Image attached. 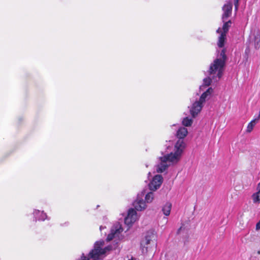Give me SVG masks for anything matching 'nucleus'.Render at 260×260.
Masks as SVG:
<instances>
[{
    "instance_id": "nucleus-1",
    "label": "nucleus",
    "mask_w": 260,
    "mask_h": 260,
    "mask_svg": "<svg viewBox=\"0 0 260 260\" xmlns=\"http://www.w3.org/2000/svg\"><path fill=\"white\" fill-rule=\"evenodd\" d=\"M123 229L119 222H116L111 227L110 232L108 235L106 240L110 241L114 240L115 243L103 248L105 242L104 240L96 241L94 244L93 248L89 252L88 256L90 260H102L106 253L118 247L119 242L124 238L122 234Z\"/></svg>"
},
{
    "instance_id": "nucleus-2",
    "label": "nucleus",
    "mask_w": 260,
    "mask_h": 260,
    "mask_svg": "<svg viewBox=\"0 0 260 260\" xmlns=\"http://www.w3.org/2000/svg\"><path fill=\"white\" fill-rule=\"evenodd\" d=\"M226 59L225 50L223 49L220 53L217 55V58L211 63L208 70L209 76L203 80L204 85L208 86L211 84L212 80L216 82L221 78Z\"/></svg>"
},
{
    "instance_id": "nucleus-3",
    "label": "nucleus",
    "mask_w": 260,
    "mask_h": 260,
    "mask_svg": "<svg viewBox=\"0 0 260 260\" xmlns=\"http://www.w3.org/2000/svg\"><path fill=\"white\" fill-rule=\"evenodd\" d=\"M185 147V143H183L181 140L177 141L173 148L168 146L166 151L162 152L164 159H166L170 164L177 163L180 160Z\"/></svg>"
},
{
    "instance_id": "nucleus-4",
    "label": "nucleus",
    "mask_w": 260,
    "mask_h": 260,
    "mask_svg": "<svg viewBox=\"0 0 260 260\" xmlns=\"http://www.w3.org/2000/svg\"><path fill=\"white\" fill-rule=\"evenodd\" d=\"M163 181V178L160 175H155L149 184L150 190L155 191L159 188Z\"/></svg>"
},
{
    "instance_id": "nucleus-5",
    "label": "nucleus",
    "mask_w": 260,
    "mask_h": 260,
    "mask_svg": "<svg viewBox=\"0 0 260 260\" xmlns=\"http://www.w3.org/2000/svg\"><path fill=\"white\" fill-rule=\"evenodd\" d=\"M233 5L231 2H228L222 8L223 13L221 17L222 21H224L231 16L232 12Z\"/></svg>"
},
{
    "instance_id": "nucleus-6",
    "label": "nucleus",
    "mask_w": 260,
    "mask_h": 260,
    "mask_svg": "<svg viewBox=\"0 0 260 260\" xmlns=\"http://www.w3.org/2000/svg\"><path fill=\"white\" fill-rule=\"evenodd\" d=\"M137 214L136 210L133 208L128 210L127 215L124 219V222L127 225H130L137 219Z\"/></svg>"
},
{
    "instance_id": "nucleus-7",
    "label": "nucleus",
    "mask_w": 260,
    "mask_h": 260,
    "mask_svg": "<svg viewBox=\"0 0 260 260\" xmlns=\"http://www.w3.org/2000/svg\"><path fill=\"white\" fill-rule=\"evenodd\" d=\"M159 163L155 166V170L157 173H161L168 169L170 164L166 159H164L163 156L159 157Z\"/></svg>"
},
{
    "instance_id": "nucleus-8",
    "label": "nucleus",
    "mask_w": 260,
    "mask_h": 260,
    "mask_svg": "<svg viewBox=\"0 0 260 260\" xmlns=\"http://www.w3.org/2000/svg\"><path fill=\"white\" fill-rule=\"evenodd\" d=\"M203 105L198 101H195L189 107L190 113L192 117H195L201 111Z\"/></svg>"
},
{
    "instance_id": "nucleus-9",
    "label": "nucleus",
    "mask_w": 260,
    "mask_h": 260,
    "mask_svg": "<svg viewBox=\"0 0 260 260\" xmlns=\"http://www.w3.org/2000/svg\"><path fill=\"white\" fill-rule=\"evenodd\" d=\"M133 206L137 211H142L146 208L145 201L139 196H138L136 200L134 202Z\"/></svg>"
},
{
    "instance_id": "nucleus-10",
    "label": "nucleus",
    "mask_w": 260,
    "mask_h": 260,
    "mask_svg": "<svg viewBox=\"0 0 260 260\" xmlns=\"http://www.w3.org/2000/svg\"><path fill=\"white\" fill-rule=\"evenodd\" d=\"M213 92V89L212 87L208 88L206 91L201 94L198 101L203 105V104L206 101L209 100L211 98Z\"/></svg>"
},
{
    "instance_id": "nucleus-11",
    "label": "nucleus",
    "mask_w": 260,
    "mask_h": 260,
    "mask_svg": "<svg viewBox=\"0 0 260 260\" xmlns=\"http://www.w3.org/2000/svg\"><path fill=\"white\" fill-rule=\"evenodd\" d=\"M33 215L36 220L44 221L45 219L49 220L50 219L44 211L35 209L33 212Z\"/></svg>"
},
{
    "instance_id": "nucleus-12",
    "label": "nucleus",
    "mask_w": 260,
    "mask_h": 260,
    "mask_svg": "<svg viewBox=\"0 0 260 260\" xmlns=\"http://www.w3.org/2000/svg\"><path fill=\"white\" fill-rule=\"evenodd\" d=\"M188 131L186 128L184 127H180L177 132V137L178 138V141L181 140L183 143H185L184 138L186 136Z\"/></svg>"
},
{
    "instance_id": "nucleus-13",
    "label": "nucleus",
    "mask_w": 260,
    "mask_h": 260,
    "mask_svg": "<svg viewBox=\"0 0 260 260\" xmlns=\"http://www.w3.org/2000/svg\"><path fill=\"white\" fill-rule=\"evenodd\" d=\"M222 22L223 23L222 28V31H221L220 28H218L216 30V32L217 33L224 32L226 35V34L228 32L230 27L231 26L232 22L231 20L222 21Z\"/></svg>"
},
{
    "instance_id": "nucleus-14",
    "label": "nucleus",
    "mask_w": 260,
    "mask_h": 260,
    "mask_svg": "<svg viewBox=\"0 0 260 260\" xmlns=\"http://www.w3.org/2000/svg\"><path fill=\"white\" fill-rule=\"evenodd\" d=\"M155 232L153 230H151L149 231L146 235L145 237V244L148 245L150 243V241H152V240H155Z\"/></svg>"
},
{
    "instance_id": "nucleus-15",
    "label": "nucleus",
    "mask_w": 260,
    "mask_h": 260,
    "mask_svg": "<svg viewBox=\"0 0 260 260\" xmlns=\"http://www.w3.org/2000/svg\"><path fill=\"white\" fill-rule=\"evenodd\" d=\"M252 41L253 42L254 47L257 49L260 47V35L258 34L253 35V36L250 37Z\"/></svg>"
},
{
    "instance_id": "nucleus-16",
    "label": "nucleus",
    "mask_w": 260,
    "mask_h": 260,
    "mask_svg": "<svg viewBox=\"0 0 260 260\" xmlns=\"http://www.w3.org/2000/svg\"><path fill=\"white\" fill-rule=\"evenodd\" d=\"M257 191L252 195V199L254 203L260 202V182L257 187Z\"/></svg>"
},
{
    "instance_id": "nucleus-17",
    "label": "nucleus",
    "mask_w": 260,
    "mask_h": 260,
    "mask_svg": "<svg viewBox=\"0 0 260 260\" xmlns=\"http://www.w3.org/2000/svg\"><path fill=\"white\" fill-rule=\"evenodd\" d=\"M172 208V204L169 202H167L162 208V211L165 215L169 216Z\"/></svg>"
},
{
    "instance_id": "nucleus-18",
    "label": "nucleus",
    "mask_w": 260,
    "mask_h": 260,
    "mask_svg": "<svg viewBox=\"0 0 260 260\" xmlns=\"http://www.w3.org/2000/svg\"><path fill=\"white\" fill-rule=\"evenodd\" d=\"M225 39L226 35L224 32H221L218 38L217 42V45L219 48H222L224 46Z\"/></svg>"
},
{
    "instance_id": "nucleus-19",
    "label": "nucleus",
    "mask_w": 260,
    "mask_h": 260,
    "mask_svg": "<svg viewBox=\"0 0 260 260\" xmlns=\"http://www.w3.org/2000/svg\"><path fill=\"white\" fill-rule=\"evenodd\" d=\"M154 199V194L152 192H149L147 193L145 197V203L147 202V203H150L152 202Z\"/></svg>"
},
{
    "instance_id": "nucleus-20",
    "label": "nucleus",
    "mask_w": 260,
    "mask_h": 260,
    "mask_svg": "<svg viewBox=\"0 0 260 260\" xmlns=\"http://www.w3.org/2000/svg\"><path fill=\"white\" fill-rule=\"evenodd\" d=\"M257 121H258L256 120L255 119H254L248 123L247 127V132L248 133H250L252 131V130L253 128V127L255 126L256 123Z\"/></svg>"
},
{
    "instance_id": "nucleus-21",
    "label": "nucleus",
    "mask_w": 260,
    "mask_h": 260,
    "mask_svg": "<svg viewBox=\"0 0 260 260\" xmlns=\"http://www.w3.org/2000/svg\"><path fill=\"white\" fill-rule=\"evenodd\" d=\"M192 123V119L188 117L183 118L182 120V124L185 126H189Z\"/></svg>"
},
{
    "instance_id": "nucleus-22",
    "label": "nucleus",
    "mask_w": 260,
    "mask_h": 260,
    "mask_svg": "<svg viewBox=\"0 0 260 260\" xmlns=\"http://www.w3.org/2000/svg\"><path fill=\"white\" fill-rule=\"evenodd\" d=\"M239 0H234V4L235 6V11L237 12L239 7Z\"/></svg>"
},
{
    "instance_id": "nucleus-23",
    "label": "nucleus",
    "mask_w": 260,
    "mask_h": 260,
    "mask_svg": "<svg viewBox=\"0 0 260 260\" xmlns=\"http://www.w3.org/2000/svg\"><path fill=\"white\" fill-rule=\"evenodd\" d=\"M81 260H90L88 256H86L84 254H82L81 256Z\"/></svg>"
},
{
    "instance_id": "nucleus-24",
    "label": "nucleus",
    "mask_w": 260,
    "mask_h": 260,
    "mask_svg": "<svg viewBox=\"0 0 260 260\" xmlns=\"http://www.w3.org/2000/svg\"><path fill=\"white\" fill-rule=\"evenodd\" d=\"M69 225V222H68V221H67V222H64V223L60 224V225L61 226H68Z\"/></svg>"
},
{
    "instance_id": "nucleus-25",
    "label": "nucleus",
    "mask_w": 260,
    "mask_h": 260,
    "mask_svg": "<svg viewBox=\"0 0 260 260\" xmlns=\"http://www.w3.org/2000/svg\"><path fill=\"white\" fill-rule=\"evenodd\" d=\"M105 228H106L105 226H103L101 225L100 227V230L101 231H102L103 229H104Z\"/></svg>"
},
{
    "instance_id": "nucleus-26",
    "label": "nucleus",
    "mask_w": 260,
    "mask_h": 260,
    "mask_svg": "<svg viewBox=\"0 0 260 260\" xmlns=\"http://www.w3.org/2000/svg\"><path fill=\"white\" fill-rule=\"evenodd\" d=\"M182 226H181L178 230V231H177V233L178 234H179L181 232V231L182 230Z\"/></svg>"
},
{
    "instance_id": "nucleus-27",
    "label": "nucleus",
    "mask_w": 260,
    "mask_h": 260,
    "mask_svg": "<svg viewBox=\"0 0 260 260\" xmlns=\"http://www.w3.org/2000/svg\"><path fill=\"white\" fill-rule=\"evenodd\" d=\"M128 260H134L133 257H132L131 259H129Z\"/></svg>"
}]
</instances>
